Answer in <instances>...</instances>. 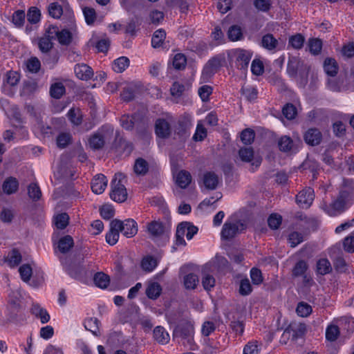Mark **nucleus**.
Instances as JSON below:
<instances>
[{"mask_svg": "<svg viewBox=\"0 0 354 354\" xmlns=\"http://www.w3.org/2000/svg\"><path fill=\"white\" fill-rule=\"evenodd\" d=\"M194 328L189 323L180 324L176 327L173 332V338L177 339L179 344H182L187 349L194 351L196 344L194 340Z\"/></svg>", "mask_w": 354, "mask_h": 354, "instance_id": "obj_2", "label": "nucleus"}, {"mask_svg": "<svg viewBox=\"0 0 354 354\" xmlns=\"http://www.w3.org/2000/svg\"><path fill=\"white\" fill-rule=\"evenodd\" d=\"M314 200V191L308 187L299 192L296 196V202L301 208H308Z\"/></svg>", "mask_w": 354, "mask_h": 354, "instance_id": "obj_12", "label": "nucleus"}, {"mask_svg": "<svg viewBox=\"0 0 354 354\" xmlns=\"http://www.w3.org/2000/svg\"><path fill=\"white\" fill-rule=\"evenodd\" d=\"M282 222V216L278 214H272L268 218V226L272 230H277Z\"/></svg>", "mask_w": 354, "mask_h": 354, "instance_id": "obj_59", "label": "nucleus"}, {"mask_svg": "<svg viewBox=\"0 0 354 354\" xmlns=\"http://www.w3.org/2000/svg\"><path fill=\"white\" fill-rule=\"evenodd\" d=\"M100 322L96 317H90L86 319L84 322L86 330L91 331L95 336H100L99 326Z\"/></svg>", "mask_w": 354, "mask_h": 354, "instance_id": "obj_30", "label": "nucleus"}, {"mask_svg": "<svg viewBox=\"0 0 354 354\" xmlns=\"http://www.w3.org/2000/svg\"><path fill=\"white\" fill-rule=\"evenodd\" d=\"M303 167L305 169L310 170L313 173V178H316V174L319 169V165L316 160L309 158L304 162Z\"/></svg>", "mask_w": 354, "mask_h": 354, "instance_id": "obj_58", "label": "nucleus"}, {"mask_svg": "<svg viewBox=\"0 0 354 354\" xmlns=\"http://www.w3.org/2000/svg\"><path fill=\"white\" fill-rule=\"evenodd\" d=\"M310 69V66H304V68L299 71V75L297 78V84L301 88H304L308 83V73Z\"/></svg>", "mask_w": 354, "mask_h": 354, "instance_id": "obj_52", "label": "nucleus"}, {"mask_svg": "<svg viewBox=\"0 0 354 354\" xmlns=\"http://www.w3.org/2000/svg\"><path fill=\"white\" fill-rule=\"evenodd\" d=\"M324 70L330 77H335L339 71V66L336 60L331 57H327L324 62Z\"/></svg>", "mask_w": 354, "mask_h": 354, "instance_id": "obj_25", "label": "nucleus"}, {"mask_svg": "<svg viewBox=\"0 0 354 354\" xmlns=\"http://www.w3.org/2000/svg\"><path fill=\"white\" fill-rule=\"evenodd\" d=\"M153 337L155 341L162 345L169 343L170 339L169 333L161 326H158L153 329Z\"/></svg>", "mask_w": 354, "mask_h": 354, "instance_id": "obj_23", "label": "nucleus"}, {"mask_svg": "<svg viewBox=\"0 0 354 354\" xmlns=\"http://www.w3.org/2000/svg\"><path fill=\"white\" fill-rule=\"evenodd\" d=\"M306 332V324L297 322H291L284 330L283 337L289 339L290 337L292 340L302 337Z\"/></svg>", "mask_w": 354, "mask_h": 354, "instance_id": "obj_9", "label": "nucleus"}, {"mask_svg": "<svg viewBox=\"0 0 354 354\" xmlns=\"http://www.w3.org/2000/svg\"><path fill=\"white\" fill-rule=\"evenodd\" d=\"M339 335V329L336 325H329L326 330V338L330 342L335 341Z\"/></svg>", "mask_w": 354, "mask_h": 354, "instance_id": "obj_53", "label": "nucleus"}, {"mask_svg": "<svg viewBox=\"0 0 354 354\" xmlns=\"http://www.w3.org/2000/svg\"><path fill=\"white\" fill-rule=\"evenodd\" d=\"M69 216L66 213H62L55 217V224L57 228L63 230L68 225Z\"/></svg>", "mask_w": 354, "mask_h": 354, "instance_id": "obj_54", "label": "nucleus"}, {"mask_svg": "<svg viewBox=\"0 0 354 354\" xmlns=\"http://www.w3.org/2000/svg\"><path fill=\"white\" fill-rule=\"evenodd\" d=\"M241 140L245 145H250L254 140L255 132L251 129H245L241 133Z\"/></svg>", "mask_w": 354, "mask_h": 354, "instance_id": "obj_57", "label": "nucleus"}, {"mask_svg": "<svg viewBox=\"0 0 354 354\" xmlns=\"http://www.w3.org/2000/svg\"><path fill=\"white\" fill-rule=\"evenodd\" d=\"M106 177L102 174L96 175L91 181V189L96 194L104 192L107 186Z\"/></svg>", "mask_w": 354, "mask_h": 354, "instance_id": "obj_19", "label": "nucleus"}, {"mask_svg": "<svg viewBox=\"0 0 354 354\" xmlns=\"http://www.w3.org/2000/svg\"><path fill=\"white\" fill-rule=\"evenodd\" d=\"M304 66H307V64H304L298 57H292L288 62L287 73L290 77H296L298 72L304 68Z\"/></svg>", "mask_w": 354, "mask_h": 354, "instance_id": "obj_20", "label": "nucleus"}, {"mask_svg": "<svg viewBox=\"0 0 354 354\" xmlns=\"http://www.w3.org/2000/svg\"><path fill=\"white\" fill-rule=\"evenodd\" d=\"M279 150L283 152L291 151L294 147L292 140L287 136H282L278 141Z\"/></svg>", "mask_w": 354, "mask_h": 354, "instance_id": "obj_41", "label": "nucleus"}, {"mask_svg": "<svg viewBox=\"0 0 354 354\" xmlns=\"http://www.w3.org/2000/svg\"><path fill=\"white\" fill-rule=\"evenodd\" d=\"M95 284L101 288H106L110 281L109 277L104 272H97L93 277Z\"/></svg>", "mask_w": 354, "mask_h": 354, "instance_id": "obj_40", "label": "nucleus"}, {"mask_svg": "<svg viewBox=\"0 0 354 354\" xmlns=\"http://www.w3.org/2000/svg\"><path fill=\"white\" fill-rule=\"evenodd\" d=\"M41 12L36 7H31L27 13V19L30 24H37L40 20Z\"/></svg>", "mask_w": 354, "mask_h": 354, "instance_id": "obj_60", "label": "nucleus"}, {"mask_svg": "<svg viewBox=\"0 0 354 354\" xmlns=\"http://www.w3.org/2000/svg\"><path fill=\"white\" fill-rule=\"evenodd\" d=\"M227 37L232 41H241L243 39L242 28L239 25L231 26L227 31Z\"/></svg>", "mask_w": 354, "mask_h": 354, "instance_id": "obj_32", "label": "nucleus"}, {"mask_svg": "<svg viewBox=\"0 0 354 354\" xmlns=\"http://www.w3.org/2000/svg\"><path fill=\"white\" fill-rule=\"evenodd\" d=\"M166 38V32L164 29L160 28L156 30L151 38V46L154 48H160L162 46Z\"/></svg>", "mask_w": 354, "mask_h": 354, "instance_id": "obj_31", "label": "nucleus"}, {"mask_svg": "<svg viewBox=\"0 0 354 354\" xmlns=\"http://www.w3.org/2000/svg\"><path fill=\"white\" fill-rule=\"evenodd\" d=\"M124 180H125L124 175L122 173H117L111 181L110 196L114 201L122 203L127 200V192L123 184Z\"/></svg>", "mask_w": 354, "mask_h": 354, "instance_id": "obj_4", "label": "nucleus"}, {"mask_svg": "<svg viewBox=\"0 0 354 354\" xmlns=\"http://www.w3.org/2000/svg\"><path fill=\"white\" fill-rule=\"evenodd\" d=\"M74 72L78 79L84 81L91 80L94 75L92 68L85 64H76L74 67Z\"/></svg>", "mask_w": 354, "mask_h": 354, "instance_id": "obj_18", "label": "nucleus"}, {"mask_svg": "<svg viewBox=\"0 0 354 354\" xmlns=\"http://www.w3.org/2000/svg\"><path fill=\"white\" fill-rule=\"evenodd\" d=\"M21 253L16 248L12 249L8 255V261L11 267L17 266L21 263Z\"/></svg>", "mask_w": 354, "mask_h": 354, "instance_id": "obj_48", "label": "nucleus"}, {"mask_svg": "<svg viewBox=\"0 0 354 354\" xmlns=\"http://www.w3.org/2000/svg\"><path fill=\"white\" fill-rule=\"evenodd\" d=\"M261 46L268 50H274L277 47L278 40L270 33L266 34L262 37Z\"/></svg>", "mask_w": 354, "mask_h": 354, "instance_id": "obj_29", "label": "nucleus"}, {"mask_svg": "<svg viewBox=\"0 0 354 354\" xmlns=\"http://www.w3.org/2000/svg\"><path fill=\"white\" fill-rule=\"evenodd\" d=\"M157 266V260L152 256H147L141 261V267L146 272H151Z\"/></svg>", "mask_w": 354, "mask_h": 354, "instance_id": "obj_42", "label": "nucleus"}, {"mask_svg": "<svg viewBox=\"0 0 354 354\" xmlns=\"http://www.w3.org/2000/svg\"><path fill=\"white\" fill-rule=\"evenodd\" d=\"M198 231V228L190 222L183 221L180 223L176 228V245H186L184 236L186 235L187 239L191 240L197 234Z\"/></svg>", "mask_w": 354, "mask_h": 354, "instance_id": "obj_5", "label": "nucleus"}, {"mask_svg": "<svg viewBox=\"0 0 354 354\" xmlns=\"http://www.w3.org/2000/svg\"><path fill=\"white\" fill-rule=\"evenodd\" d=\"M190 173L185 170L180 171L176 176V183L182 189L187 188L192 182Z\"/></svg>", "mask_w": 354, "mask_h": 354, "instance_id": "obj_27", "label": "nucleus"}, {"mask_svg": "<svg viewBox=\"0 0 354 354\" xmlns=\"http://www.w3.org/2000/svg\"><path fill=\"white\" fill-rule=\"evenodd\" d=\"M19 272L21 276V279L27 282L30 279V277L32 274V268L28 264H24L19 268Z\"/></svg>", "mask_w": 354, "mask_h": 354, "instance_id": "obj_62", "label": "nucleus"}, {"mask_svg": "<svg viewBox=\"0 0 354 354\" xmlns=\"http://www.w3.org/2000/svg\"><path fill=\"white\" fill-rule=\"evenodd\" d=\"M239 155L241 160L244 162H252V171H254L255 169L258 168L261 163L260 158H254V151L252 147L241 148L239 151Z\"/></svg>", "mask_w": 354, "mask_h": 354, "instance_id": "obj_13", "label": "nucleus"}, {"mask_svg": "<svg viewBox=\"0 0 354 354\" xmlns=\"http://www.w3.org/2000/svg\"><path fill=\"white\" fill-rule=\"evenodd\" d=\"M203 183L207 189L214 190L219 183V178L214 172L207 171L203 174Z\"/></svg>", "mask_w": 354, "mask_h": 354, "instance_id": "obj_21", "label": "nucleus"}, {"mask_svg": "<svg viewBox=\"0 0 354 354\" xmlns=\"http://www.w3.org/2000/svg\"><path fill=\"white\" fill-rule=\"evenodd\" d=\"M28 194L33 201H39L41 196V191L37 183H32L28 187Z\"/></svg>", "mask_w": 354, "mask_h": 354, "instance_id": "obj_47", "label": "nucleus"}, {"mask_svg": "<svg viewBox=\"0 0 354 354\" xmlns=\"http://www.w3.org/2000/svg\"><path fill=\"white\" fill-rule=\"evenodd\" d=\"M74 245L73 239L70 235L62 237L58 242V248L62 253L68 252Z\"/></svg>", "mask_w": 354, "mask_h": 354, "instance_id": "obj_33", "label": "nucleus"}, {"mask_svg": "<svg viewBox=\"0 0 354 354\" xmlns=\"http://www.w3.org/2000/svg\"><path fill=\"white\" fill-rule=\"evenodd\" d=\"M171 126L169 123L162 118L156 120L155 123V133L161 138H167L171 135Z\"/></svg>", "mask_w": 354, "mask_h": 354, "instance_id": "obj_15", "label": "nucleus"}, {"mask_svg": "<svg viewBox=\"0 0 354 354\" xmlns=\"http://www.w3.org/2000/svg\"><path fill=\"white\" fill-rule=\"evenodd\" d=\"M242 95L248 101H253L257 97V90L252 86L243 87L241 90Z\"/></svg>", "mask_w": 354, "mask_h": 354, "instance_id": "obj_55", "label": "nucleus"}, {"mask_svg": "<svg viewBox=\"0 0 354 354\" xmlns=\"http://www.w3.org/2000/svg\"><path fill=\"white\" fill-rule=\"evenodd\" d=\"M225 60L223 55H218L210 59L203 68L202 75L205 78L213 76L221 67L222 62Z\"/></svg>", "mask_w": 354, "mask_h": 354, "instance_id": "obj_10", "label": "nucleus"}, {"mask_svg": "<svg viewBox=\"0 0 354 354\" xmlns=\"http://www.w3.org/2000/svg\"><path fill=\"white\" fill-rule=\"evenodd\" d=\"M296 312L300 317H307L311 313L312 308L305 302H299L297 306Z\"/></svg>", "mask_w": 354, "mask_h": 354, "instance_id": "obj_64", "label": "nucleus"}, {"mask_svg": "<svg viewBox=\"0 0 354 354\" xmlns=\"http://www.w3.org/2000/svg\"><path fill=\"white\" fill-rule=\"evenodd\" d=\"M252 57V52L243 48L232 50L230 54L232 61L237 69L245 72Z\"/></svg>", "mask_w": 354, "mask_h": 354, "instance_id": "obj_6", "label": "nucleus"}, {"mask_svg": "<svg viewBox=\"0 0 354 354\" xmlns=\"http://www.w3.org/2000/svg\"><path fill=\"white\" fill-rule=\"evenodd\" d=\"M129 65V59L127 57H120L115 59L112 64V68L116 73H122Z\"/></svg>", "mask_w": 354, "mask_h": 354, "instance_id": "obj_36", "label": "nucleus"}, {"mask_svg": "<svg viewBox=\"0 0 354 354\" xmlns=\"http://www.w3.org/2000/svg\"><path fill=\"white\" fill-rule=\"evenodd\" d=\"M245 229V225L241 222L232 223L226 221L223 225L221 237V239L230 241L234 238L239 232Z\"/></svg>", "mask_w": 354, "mask_h": 354, "instance_id": "obj_8", "label": "nucleus"}, {"mask_svg": "<svg viewBox=\"0 0 354 354\" xmlns=\"http://www.w3.org/2000/svg\"><path fill=\"white\" fill-rule=\"evenodd\" d=\"M118 222L120 232L127 238L134 236L138 232V224L132 218L125 219L122 221L119 219H115Z\"/></svg>", "mask_w": 354, "mask_h": 354, "instance_id": "obj_11", "label": "nucleus"}, {"mask_svg": "<svg viewBox=\"0 0 354 354\" xmlns=\"http://www.w3.org/2000/svg\"><path fill=\"white\" fill-rule=\"evenodd\" d=\"M66 88L61 82L53 84L50 88V94L52 97L59 99L65 93Z\"/></svg>", "mask_w": 354, "mask_h": 354, "instance_id": "obj_43", "label": "nucleus"}, {"mask_svg": "<svg viewBox=\"0 0 354 354\" xmlns=\"http://www.w3.org/2000/svg\"><path fill=\"white\" fill-rule=\"evenodd\" d=\"M198 281V276L194 273H189L184 277V285L186 289H195Z\"/></svg>", "mask_w": 354, "mask_h": 354, "instance_id": "obj_51", "label": "nucleus"}, {"mask_svg": "<svg viewBox=\"0 0 354 354\" xmlns=\"http://www.w3.org/2000/svg\"><path fill=\"white\" fill-rule=\"evenodd\" d=\"M67 116L71 122L75 126H79L82 122V114L79 109H71L67 113Z\"/></svg>", "mask_w": 354, "mask_h": 354, "instance_id": "obj_46", "label": "nucleus"}, {"mask_svg": "<svg viewBox=\"0 0 354 354\" xmlns=\"http://www.w3.org/2000/svg\"><path fill=\"white\" fill-rule=\"evenodd\" d=\"M354 202V184L353 182L346 181L341 188L337 198L334 200L330 207L335 212H343L347 205Z\"/></svg>", "mask_w": 354, "mask_h": 354, "instance_id": "obj_1", "label": "nucleus"}, {"mask_svg": "<svg viewBox=\"0 0 354 354\" xmlns=\"http://www.w3.org/2000/svg\"><path fill=\"white\" fill-rule=\"evenodd\" d=\"M162 291V288L160 284L156 282L150 283L146 289L147 296L151 299H157Z\"/></svg>", "mask_w": 354, "mask_h": 354, "instance_id": "obj_38", "label": "nucleus"}, {"mask_svg": "<svg viewBox=\"0 0 354 354\" xmlns=\"http://www.w3.org/2000/svg\"><path fill=\"white\" fill-rule=\"evenodd\" d=\"M133 169L137 175H145L149 170L148 162L143 158H138L134 164Z\"/></svg>", "mask_w": 354, "mask_h": 354, "instance_id": "obj_39", "label": "nucleus"}, {"mask_svg": "<svg viewBox=\"0 0 354 354\" xmlns=\"http://www.w3.org/2000/svg\"><path fill=\"white\" fill-rule=\"evenodd\" d=\"M19 189V182L17 179L15 177H8L6 178L2 185L3 192L8 194L10 195L15 194L17 192Z\"/></svg>", "mask_w": 354, "mask_h": 354, "instance_id": "obj_24", "label": "nucleus"}, {"mask_svg": "<svg viewBox=\"0 0 354 354\" xmlns=\"http://www.w3.org/2000/svg\"><path fill=\"white\" fill-rule=\"evenodd\" d=\"M114 148L119 154L129 156L133 149V146L131 142L117 136L114 142Z\"/></svg>", "mask_w": 354, "mask_h": 354, "instance_id": "obj_14", "label": "nucleus"}, {"mask_svg": "<svg viewBox=\"0 0 354 354\" xmlns=\"http://www.w3.org/2000/svg\"><path fill=\"white\" fill-rule=\"evenodd\" d=\"M332 271L330 261L327 259H320L317 262V272L321 275H325Z\"/></svg>", "mask_w": 354, "mask_h": 354, "instance_id": "obj_37", "label": "nucleus"}, {"mask_svg": "<svg viewBox=\"0 0 354 354\" xmlns=\"http://www.w3.org/2000/svg\"><path fill=\"white\" fill-rule=\"evenodd\" d=\"M53 43L46 37H41L38 41V48L44 55H47L52 53Z\"/></svg>", "mask_w": 354, "mask_h": 354, "instance_id": "obj_34", "label": "nucleus"}, {"mask_svg": "<svg viewBox=\"0 0 354 354\" xmlns=\"http://www.w3.org/2000/svg\"><path fill=\"white\" fill-rule=\"evenodd\" d=\"M187 64V58L182 53L176 54L173 59V66L177 70H183Z\"/></svg>", "mask_w": 354, "mask_h": 354, "instance_id": "obj_56", "label": "nucleus"}, {"mask_svg": "<svg viewBox=\"0 0 354 354\" xmlns=\"http://www.w3.org/2000/svg\"><path fill=\"white\" fill-rule=\"evenodd\" d=\"M20 80V75L13 71H10L6 73L5 75V77L3 80V86H16Z\"/></svg>", "mask_w": 354, "mask_h": 354, "instance_id": "obj_35", "label": "nucleus"}, {"mask_svg": "<svg viewBox=\"0 0 354 354\" xmlns=\"http://www.w3.org/2000/svg\"><path fill=\"white\" fill-rule=\"evenodd\" d=\"M304 139L308 145L317 146L322 142V134L318 129L310 128L304 133Z\"/></svg>", "mask_w": 354, "mask_h": 354, "instance_id": "obj_17", "label": "nucleus"}, {"mask_svg": "<svg viewBox=\"0 0 354 354\" xmlns=\"http://www.w3.org/2000/svg\"><path fill=\"white\" fill-rule=\"evenodd\" d=\"M26 66L30 72L36 73L41 68V63L37 57H32L27 61Z\"/></svg>", "mask_w": 354, "mask_h": 354, "instance_id": "obj_63", "label": "nucleus"}, {"mask_svg": "<svg viewBox=\"0 0 354 354\" xmlns=\"http://www.w3.org/2000/svg\"><path fill=\"white\" fill-rule=\"evenodd\" d=\"M305 39L301 34H297L290 37L289 45L295 49H301L304 43Z\"/></svg>", "mask_w": 354, "mask_h": 354, "instance_id": "obj_61", "label": "nucleus"}, {"mask_svg": "<svg viewBox=\"0 0 354 354\" xmlns=\"http://www.w3.org/2000/svg\"><path fill=\"white\" fill-rule=\"evenodd\" d=\"M66 270L72 278L77 280H83L86 275V268L81 263H71Z\"/></svg>", "mask_w": 354, "mask_h": 354, "instance_id": "obj_16", "label": "nucleus"}, {"mask_svg": "<svg viewBox=\"0 0 354 354\" xmlns=\"http://www.w3.org/2000/svg\"><path fill=\"white\" fill-rule=\"evenodd\" d=\"M308 268L307 263L304 260H300L296 263L292 270V275L294 277L303 276Z\"/></svg>", "mask_w": 354, "mask_h": 354, "instance_id": "obj_44", "label": "nucleus"}, {"mask_svg": "<svg viewBox=\"0 0 354 354\" xmlns=\"http://www.w3.org/2000/svg\"><path fill=\"white\" fill-rule=\"evenodd\" d=\"M146 232L149 237L154 242L160 239H168L169 232L164 223L160 220H154L147 223Z\"/></svg>", "mask_w": 354, "mask_h": 354, "instance_id": "obj_7", "label": "nucleus"}, {"mask_svg": "<svg viewBox=\"0 0 354 354\" xmlns=\"http://www.w3.org/2000/svg\"><path fill=\"white\" fill-rule=\"evenodd\" d=\"M189 0H167V4L173 8H178L181 12L185 13L189 9Z\"/></svg>", "mask_w": 354, "mask_h": 354, "instance_id": "obj_50", "label": "nucleus"}, {"mask_svg": "<svg viewBox=\"0 0 354 354\" xmlns=\"http://www.w3.org/2000/svg\"><path fill=\"white\" fill-rule=\"evenodd\" d=\"M48 12L51 17L59 19L63 14V8L57 2H53L48 5Z\"/></svg>", "mask_w": 354, "mask_h": 354, "instance_id": "obj_49", "label": "nucleus"}, {"mask_svg": "<svg viewBox=\"0 0 354 354\" xmlns=\"http://www.w3.org/2000/svg\"><path fill=\"white\" fill-rule=\"evenodd\" d=\"M191 127V122L186 118L180 119L176 127V133L180 138L184 139L189 136V130Z\"/></svg>", "mask_w": 354, "mask_h": 354, "instance_id": "obj_26", "label": "nucleus"}, {"mask_svg": "<svg viewBox=\"0 0 354 354\" xmlns=\"http://www.w3.org/2000/svg\"><path fill=\"white\" fill-rule=\"evenodd\" d=\"M59 43L63 46H68L72 42V33L67 29L59 30L57 37Z\"/></svg>", "mask_w": 354, "mask_h": 354, "instance_id": "obj_45", "label": "nucleus"}, {"mask_svg": "<svg viewBox=\"0 0 354 354\" xmlns=\"http://www.w3.org/2000/svg\"><path fill=\"white\" fill-rule=\"evenodd\" d=\"M113 133V128L110 125H103L97 131L91 135L88 138V145L93 150L102 149L107 140H109Z\"/></svg>", "mask_w": 354, "mask_h": 354, "instance_id": "obj_3", "label": "nucleus"}, {"mask_svg": "<svg viewBox=\"0 0 354 354\" xmlns=\"http://www.w3.org/2000/svg\"><path fill=\"white\" fill-rule=\"evenodd\" d=\"M31 313L37 318L39 319L42 324H46L50 320V315L47 310L37 304H32Z\"/></svg>", "mask_w": 354, "mask_h": 354, "instance_id": "obj_28", "label": "nucleus"}, {"mask_svg": "<svg viewBox=\"0 0 354 354\" xmlns=\"http://www.w3.org/2000/svg\"><path fill=\"white\" fill-rule=\"evenodd\" d=\"M118 227V222L115 219L112 220L110 223V230L106 234V241L111 245H115L118 241L120 232Z\"/></svg>", "mask_w": 354, "mask_h": 354, "instance_id": "obj_22", "label": "nucleus"}]
</instances>
